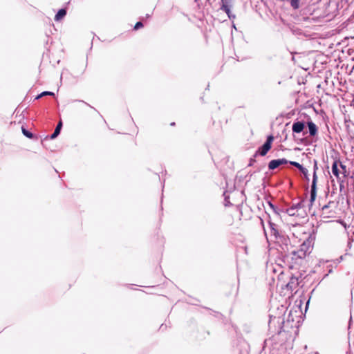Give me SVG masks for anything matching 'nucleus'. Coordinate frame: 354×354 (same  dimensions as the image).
I'll return each mask as SVG.
<instances>
[{"instance_id":"nucleus-14","label":"nucleus","mask_w":354,"mask_h":354,"mask_svg":"<svg viewBox=\"0 0 354 354\" xmlns=\"http://www.w3.org/2000/svg\"><path fill=\"white\" fill-rule=\"evenodd\" d=\"M23 134L28 138H32L33 134L30 131H27L24 127H21Z\"/></svg>"},{"instance_id":"nucleus-15","label":"nucleus","mask_w":354,"mask_h":354,"mask_svg":"<svg viewBox=\"0 0 354 354\" xmlns=\"http://www.w3.org/2000/svg\"><path fill=\"white\" fill-rule=\"evenodd\" d=\"M339 167L341 169V174L343 177H345L347 175V171L345 165H343L342 163L339 161Z\"/></svg>"},{"instance_id":"nucleus-12","label":"nucleus","mask_w":354,"mask_h":354,"mask_svg":"<svg viewBox=\"0 0 354 354\" xmlns=\"http://www.w3.org/2000/svg\"><path fill=\"white\" fill-rule=\"evenodd\" d=\"M66 15L65 9H60L55 16V20L58 21L62 19Z\"/></svg>"},{"instance_id":"nucleus-17","label":"nucleus","mask_w":354,"mask_h":354,"mask_svg":"<svg viewBox=\"0 0 354 354\" xmlns=\"http://www.w3.org/2000/svg\"><path fill=\"white\" fill-rule=\"evenodd\" d=\"M55 94L53 92L50 91H44L41 93H40L38 96H37L36 99H39L40 97L46 95H51L53 96Z\"/></svg>"},{"instance_id":"nucleus-21","label":"nucleus","mask_w":354,"mask_h":354,"mask_svg":"<svg viewBox=\"0 0 354 354\" xmlns=\"http://www.w3.org/2000/svg\"><path fill=\"white\" fill-rule=\"evenodd\" d=\"M294 210H295V208L293 207H292L288 209V212L290 215L293 216L295 214V213L294 212Z\"/></svg>"},{"instance_id":"nucleus-4","label":"nucleus","mask_w":354,"mask_h":354,"mask_svg":"<svg viewBox=\"0 0 354 354\" xmlns=\"http://www.w3.org/2000/svg\"><path fill=\"white\" fill-rule=\"evenodd\" d=\"M274 139V138L272 135L268 136L266 142L256 151L254 157H256L257 155L265 156L270 150Z\"/></svg>"},{"instance_id":"nucleus-24","label":"nucleus","mask_w":354,"mask_h":354,"mask_svg":"<svg viewBox=\"0 0 354 354\" xmlns=\"http://www.w3.org/2000/svg\"><path fill=\"white\" fill-rule=\"evenodd\" d=\"M198 0H195V1H198Z\"/></svg>"},{"instance_id":"nucleus-10","label":"nucleus","mask_w":354,"mask_h":354,"mask_svg":"<svg viewBox=\"0 0 354 354\" xmlns=\"http://www.w3.org/2000/svg\"><path fill=\"white\" fill-rule=\"evenodd\" d=\"M305 127V125H304V123L302 122H294L293 124H292V131L294 133H301L304 129Z\"/></svg>"},{"instance_id":"nucleus-19","label":"nucleus","mask_w":354,"mask_h":354,"mask_svg":"<svg viewBox=\"0 0 354 354\" xmlns=\"http://www.w3.org/2000/svg\"><path fill=\"white\" fill-rule=\"evenodd\" d=\"M143 27V24L141 21L137 22L134 26V30H138Z\"/></svg>"},{"instance_id":"nucleus-2","label":"nucleus","mask_w":354,"mask_h":354,"mask_svg":"<svg viewBox=\"0 0 354 354\" xmlns=\"http://www.w3.org/2000/svg\"><path fill=\"white\" fill-rule=\"evenodd\" d=\"M338 203L330 201L322 208L321 216L323 218H333L337 216Z\"/></svg>"},{"instance_id":"nucleus-3","label":"nucleus","mask_w":354,"mask_h":354,"mask_svg":"<svg viewBox=\"0 0 354 354\" xmlns=\"http://www.w3.org/2000/svg\"><path fill=\"white\" fill-rule=\"evenodd\" d=\"M268 207H265L266 214L268 216V221L274 235H277V230L275 224L272 222V217L279 216L280 214L277 208L270 201L267 202Z\"/></svg>"},{"instance_id":"nucleus-8","label":"nucleus","mask_w":354,"mask_h":354,"mask_svg":"<svg viewBox=\"0 0 354 354\" xmlns=\"http://www.w3.org/2000/svg\"><path fill=\"white\" fill-rule=\"evenodd\" d=\"M299 279L297 277H291L289 281L286 284L287 289L291 291L296 289L299 284Z\"/></svg>"},{"instance_id":"nucleus-7","label":"nucleus","mask_w":354,"mask_h":354,"mask_svg":"<svg viewBox=\"0 0 354 354\" xmlns=\"http://www.w3.org/2000/svg\"><path fill=\"white\" fill-rule=\"evenodd\" d=\"M288 161L286 158L272 160L268 163V168L270 170H274L280 165H286Z\"/></svg>"},{"instance_id":"nucleus-22","label":"nucleus","mask_w":354,"mask_h":354,"mask_svg":"<svg viewBox=\"0 0 354 354\" xmlns=\"http://www.w3.org/2000/svg\"><path fill=\"white\" fill-rule=\"evenodd\" d=\"M351 322H352V316L351 315L350 319H349V324H348V328H351Z\"/></svg>"},{"instance_id":"nucleus-6","label":"nucleus","mask_w":354,"mask_h":354,"mask_svg":"<svg viewBox=\"0 0 354 354\" xmlns=\"http://www.w3.org/2000/svg\"><path fill=\"white\" fill-rule=\"evenodd\" d=\"M232 2L233 0H221V9L227 15L230 19L235 18V15H232L230 10L232 7Z\"/></svg>"},{"instance_id":"nucleus-5","label":"nucleus","mask_w":354,"mask_h":354,"mask_svg":"<svg viewBox=\"0 0 354 354\" xmlns=\"http://www.w3.org/2000/svg\"><path fill=\"white\" fill-rule=\"evenodd\" d=\"M317 169V163L315 162V170L313 173V178L311 185V190H310V206H312L314 201H315L316 196H317V176L316 174V170Z\"/></svg>"},{"instance_id":"nucleus-23","label":"nucleus","mask_w":354,"mask_h":354,"mask_svg":"<svg viewBox=\"0 0 354 354\" xmlns=\"http://www.w3.org/2000/svg\"><path fill=\"white\" fill-rule=\"evenodd\" d=\"M261 223L262 226L263 227L264 226V222H263V219H261Z\"/></svg>"},{"instance_id":"nucleus-18","label":"nucleus","mask_w":354,"mask_h":354,"mask_svg":"<svg viewBox=\"0 0 354 354\" xmlns=\"http://www.w3.org/2000/svg\"><path fill=\"white\" fill-rule=\"evenodd\" d=\"M351 124H352V122L351 120H348L345 119V125H346V129L348 133L351 131Z\"/></svg>"},{"instance_id":"nucleus-11","label":"nucleus","mask_w":354,"mask_h":354,"mask_svg":"<svg viewBox=\"0 0 354 354\" xmlns=\"http://www.w3.org/2000/svg\"><path fill=\"white\" fill-rule=\"evenodd\" d=\"M308 127L309 129V133L312 136H315L317 133V127L313 122H308Z\"/></svg>"},{"instance_id":"nucleus-13","label":"nucleus","mask_w":354,"mask_h":354,"mask_svg":"<svg viewBox=\"0 0 354 354\" xmlns=\"http://www.w3.org/2000/svg\"><path fill=\"white\" fill-rule=\"evenodd\" d=\"M62 127V121H60L57 124L53 133L50 136L51 139L55 138L59 134Z\"/></svg>"},{"instance_id":"nucleus-16","label":"nucleus","mask_w":354,"mask_h":354,"mask_svg":"<svg viewBox=\"0 0 354 354\" xmlns=\"http://www.w3.org/2000/svg\"><path fill=\"white\" fill-rule=\"evenodd\" d=\"M290 165L295 166V167L298 168L300 171H301L305 167H304L301 165H300L299 162H295V161H290L289 162Z\"/></svg>"},{"instance_id":"nucleus-20","label":"nucleus","mask_w":354,"mask_h":354,"mask_svg":"<svg viewBox=\"0 0 354 354\" xmlns=\"http://www.w3.org/2000/svg\"><path fill=\"white\" fill-rule=\"evenodd\" d=\"M301 172L304 174V176H305V178L307 180H309L308 179V172L307 169L304 168Z\"/></svg>"},{"instance_id":"nucleus-9","label":"nucleus","mask_w":354,"mask_h":354,"mask_svg":"<svg viewBox=\"0 0 354 354\" xmlns=\"http://www.w3.org/2000/svg\"><path fill=\"white\" fill-rule=\"evenodd\" d=\"M339 165V161L335 160L332 165V173L337 178H340L339 175L341 174V169Z\"/></svg>"},{"instance_id":"nucleus-1","label":"nucleus","mask_w":354,"mask_h":354,"mask_svg":"<svg viewBox=\"0 0 354 354\" xmlns=\"http://www.w3.org/2000/svg\"><path fill=\"white\" fill-rule=\"evenodd\" d=\"M312 248V241L309 239L305 240L303 243L300 245L299 249L292 252V259L294 260L304 259L307 254L311 252Z\"/></svg>"}]
</instances>
